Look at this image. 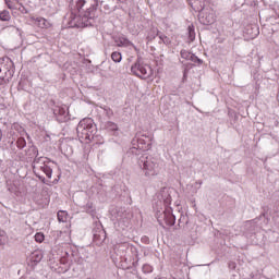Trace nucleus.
<instances>
[{"label":"nucleus","mask_w":279,"mask_h":279,"mask_svg":"<svg viewBox=\"0 0 279 279\" xmlns=\"http://www.w3.org/2000/svg\"><path fill=\"white\" fill-rule=\"evenodd\" d=\"M245 234H254L256 232V220H248L244 223Z\"/></svg>","instance_id":"14"},{"label":"nucleus","mask_w":279,"mask_h":279,"mask_svg":"<svg viewBox=\"0 0 279 279\" xmlns=\"http://www.w3.org/2000/svg\"><path fill=\"white\" fill-rule=\"evenodd\" d=\"M0 73H1V68H0Z\"/></svg>","instance_id":"40"},{"label":"nucleus","mask_w":279,"mask_h":279,"mask_svg":"<svg viewBox=\"0 0 279 279\" xmlns=\"http://www.w3.org/2000/svg\"><path fill=\"white\" fill-rule=\"evenodd\" d=\"M111 60H113L116 63L121 62L123 60V56L119 51H114L111 53Z\"/></svg>","instance_id":"22"},{"label":"nucleus","mask_w":279,"mask_h":279,"mask_svg":"<svg viewBox=\"0 0 279 279\" xmlns=\"http://www.w3.org/2000/svg\"><path fill=\"white\" fill-rule=\"evenodd\" d=\"M128 250L133 254V256H135V258H133V267H137L138 260H141V258H138V248L134 245H128Z\"/></svg>","instance_id":"15"},{"label":"nucleus","mask_w":279,"mask_h":279,"mask_svg":"<svg viewBox=\"0 0 279 279\" xmlns=\"http://www.w3.org/2000/svg\"><path fill=\"white\" fill-rule=\"evenodd\" d=\"M137 165L142 169L146 178H150L151 175H158V173H160V165L158 163V159L149 155L141 156Z\"/></svg>","instance_id":"5"},{"label":"nucleus","mask_w":279,"mask_h":279,"mask_svg":"<svg viewBox=\"0 0 279 279\" xmlns=\"http://www.w3.org/2000/svg\"><path fill=\"white\" fill-rule=\"evenodd\" d=\"M98 3L88 4L86 0H76L71 7L70 27H92L97 19Z\"/></svg>","instance_id":"1"},{"label":"nucleus","mask_w":279,"mask_h":279,"mask_svg":"<svg viewBox=\"0 0 279 279\" xmlns=\"http://www.w3.org/2000/svg\"><path fill=\"white\" fill-rule=\"evenodd\" d=\"M94 243L96 245H101L106 241V230L100 222H97L93 229Z\"/></svg>","instance_id":"10"},{"label":"nucleus","mask_w":279,"mask_h":279,"mask_svg":"<svg viewBox=\"0 0 279 279\" xmlns=\"http://www.w3.org/2000/svg\"><path fill=\"white\" fill-rule=\"evenodd\" d=\"M142 271L144 274H151V271H154V268L149 264H145L142 267Z\"/></svg>","instance_id":"29"},{"label":"nucleus","mask_w":279,"mask_h":279,"mask_svg":"<svg viewBox=\"0 0 279 279\" xmlns=\"http://www.w3.org/2000/svg\"><path fill=\"white\" fill-rule=\"evenodd\" d=\"M58 217V221H60L61 223H66V219H69V214H66V211L64 210H60L57 214Z\"/></svg>","instance_id":"18"},{"label":"nucleus","mask_w":279,"mask_h":279,"mask_svg":"<svg viewBox=\"0 0 279 279\" xmlns=\"http://www.w3.org/2000/svg\"><path fill=\"white\" fill-rule=\"evenodd\" d=\"M10 11H2L0 13V21H10Z\"/></svg>","instance_id":"26"},{"label":"nucleus","mask_w":279,"mask_h":279,"mask_svg":"<svg viewBox=\"0 0 279 279\" xmlns=\"http://www.w3.org/2000/svg\"><path fill=\"white\" fill-rule=\"evenodd\" d=\"M1 138H3V133L0 130V141H1Z\"/></svg>","instance_id":"36"},{"label":"nucleus","mask_w":279,"mask_h":279,"mask_svg":"<svg viewBox=\"0 0 279 279\" xmlns=\"http://www.w3.org/2000/svg\"><path fill=\"white\" fill-rule=\"evenodd\" d=\"M133 145L137 144V149H141L142 151H149L151 149V145L154 143V135H141L135 136L132 141Z\"/></svg>","instance_id":"6"},{"label":"nucleus","mask_w":279,"mask_h":279,"mask_svg":"<svg viewBox=\"0 0 279 279\" xmlns=\"http://www.w3.org/2000/svg\"><path fill=\"white\" fill-rule=\"evenodd\" d=\"M155 35H148V40H154L156 36H159V39L163 43V45H171V38L167 37V35L158 32V31H153Z\"/></svg>","instance_id":"13"},{"label":"nucleus","mask_w":279,"mask_h":279,"mask_svg":"<svg viewBox=\"0 0 279 279\" xmlns=\"http://www.w3.org/2000/svg\"><path fill=\"white\" fill-rule=\"evenodd\" d=\"M132 45V41L125 37L120 38V44H118V47H130Z\"/></svg>","instance_id":"24"},{"label":"nucleus","mask_w":279,"mask_h":279,"mask_svg":"<svg viewBox=\"0 0 279 279\" xmlns=\"http://www.w3.org/2000/svg\"><path fill=\"white\" fill-rule=\"evenodd\" d=\"M131 71L133 75H136V77H141L142 80H147V77L151 75V66L143 64L141 61H137L132 65Z\"/></svg>","instance_id":"7"},{"label":"nucleus","mask_w":279,"mask_h":279,"mask_svg":"<svg viewBox=\"0 0 279 279\" xmlns=\"http://www.w3.org/2000/svg\"><path fill=\"white\" fill-rule=\"evenodd\" d=\"M229 269H236V263L230 262L229 263Z\"/></svg>","instance_id":"33"},{"label":"nucleus","mask_w":279,"mask_h":279,"mask_svg":"<svg viewBox=\"0 0 279 279\" xmlns=\"http://www.w3.org/2000/svg\"><path fill=\"white\" fill-rule=\"evenodd\" d=\"M184 219H185L184 217L183 218L181 217L179 219V228H183L184 223H189V221L183 222Z\"/></svg>","instance_id":"31"},{"label":"nucleus","mask_w":279,"mask_h":279,"mask_svg":"<svg viewBox=\"0 0 279 279\" xmlns=\"http://www.w3.org/2000/svg\"><path fill=\"white\" fill-rule=\"evenodd\" d=\"M260 217H265V214H262V216Z\"/></svg>","instance_id":"38"},{"label":"nucleus","mask_w":279,"mask_h":279,"mask_svg":"<svg viewBox=\"0 0 279 279\" xmlns=\"http://www.w3.org/2000/svg\"><path fill=\"white\" fill-rule=\"evenodd\" d=\"M16 147L17 149H25V147H27V142L25 141V137H19L16 140Z\"/></svg>","instance_id":"19"},{"label":"nucleus","mask_w":279,"mask_h":279,"mask_svg":"<svg viewBox=\"0 0 279 279\" xmlns=\"http://www.w3.org/2000/svg\"><path fill=\"white\" fill-rule=\"evenodd\" d=\"M190 62H194V64H198V66L202 65V64H204V60L199 59V58H198L197 56H195V54H192V59H191Z\"/></svg>","instance_id":"28"},{"label":"nucleus","mask_w":279,"mask_h":279,"mask_svg":"<svg viewBox=\"0 0 279 279\" xmlns=\"http://www.w3.org/2000/svg\"><path fill=\"white\" fill-rule=\"evenodd\" d=\"M53 114L59 123H66V121H69V118L66 117V110L62 107L54 108Z\"/></svg>","instance_id":"12"},{"label":"nucleus","mask_w":279,"mask_h":279,"mask_svg":"<svg viewBox=\"0 0 279 279\" xmlns=\"http://www.w3.org/2000/svg\"><path fill=\"white\" fill-rule=\"evenodd\" d=\"M142 241H144V243H149V239L147 236L142 238Z\"/></svg>","instance_id":"35"},{"label":"nucleus","mask_w":279,"mask_h":279,"mask_svg":"<svg viewBox=\"0 0 279 279\" xmlns=\"http://www.w3.org/2000/svg\"><path fill=\"white\" fill-rule=\"evenodd\" d=\"M27 156L29 158H34L33 171H34L36 178H38L45 184L46 183L45 177L38 174V171H43V173H45V175H47V178L51 179L53 170L51 169V167H49V158L38 157V147H36L34 145L29 146V148L27 150Z\"/></svg>","instance_id":"2"},{"label":"nucleus","mask_w":279,"mask_h":279,"mask_svg":"<svg viewBox=\"0 0 279 279\" xmlns=\"http://www.w3.org/2000/svg\"><path fill=\"white\" fill-rule=\"evenodd\" d=\"M7 71L4 76H0V86H3V84H8L14 77V62L7 58Z\"/></svg>","instance_id":"11"},{"label":"nucleus","mask_w":279,"mask_h":279,"mask_svg":"<svg viewBox=\"0 0 279 279\" xmlns=\"http://www.w3.org/2000/svg\"><path fill=\"white\" fill-rule=\"evenodd\" d=\"M35 241H36L37 243H43V242L45 241V234H43V233H36V234H35Z\"/></svg>","instance_id":"30"},{"label":"nucleus","mask_w":279,"mask_h":279,"mask_svg":"<svg viewBox=\"0 0 279 279\" xmlns=\"http://www.w3.org/2000/svg\"><path fill=\"white\" fill-rule=\"evenodd\" d=\"M38 22H39V23H43V27H47V20L40 17V19L38 20Z\"/></svg>","instance_id":"32"},{"label":"nucleus","mask_w":279,"mask_h":279,"mask_svg":"<svg viewBox=\"0 0 279 279\" xmlns=\"http://www.w3.org/2000/svg\"><path fill=\"white\" fill-rule=\"evenodd\" d=\"M8 243V233L0 229V247H3Z\"/></svg>","instance_id":"20"},{"label":"nucleus","mask_w":279,"mask_h":279,"mask_svg":"<svg viewBox=\"0 0 279 279\" xmlns=\"http://www.w3.org/2000/svg\"><path fill=\"white\" fill-rule=\"evenodd\" d=\"M189 39L191 40V43H193L195 40V29L193 28V26H189Z\"/></svg>","instance_id":"27"},{"label":"nucleus","mask_w":279,"mask_h":279,"mask_svg":"<svg viewBox=\"0 0 279 279\" xmlns=\"http://www.w3.org/2000/svg\"><path fill=\"white\" fill-rule=\"evenodd\" d=\"M114 217L119 226H122V230L130 227V214L125 211V208H117Z\"/></svg>","instance_id":"8"},{"label":"nucleus","mask_w":279,"mask_h":279,"mask_svg":"<svg viewBox=\"0 0 279 279\" xmlns=\"http://www.w3.org/2000/svg\"><path fill=\"white\" fill-rule=\"evenodd\" d=\"M31 260L33 263H40V260H43V252L40 251L33 252L31 255Z\"/></svg>","instance_id":"17"},{"label":"nucleus","mask_w":279,"mask_h":279,"mask_svg":"<svg viewBox=\"0 0 279 279\" xmlns=\"http://www.w3.org/2000/svg\"><path fill=\"white\" fill-rule=\"evenodd\" d=\"M102 9L101 12H104V14H112V12H114L117 10V5H112L110 3H105L101 2Z\"/></svg>","instance_id":"16"},{"label":"nucleus","mask_w":279,"mask_h":279,"mask_svg":"<svg viewBox=\"0 0 279 279\" xmlns=\"http://www.w3.org/2000/svg\"><path fill=\"white\" fill-rule=\"evenodd\" d=\"M191 5L193 10H195V12H199L201 16L203 14V19H205L207 25H213V23H215V15L213 13L204 14V8H206V4L203 1L201 2L194 1V3H192Z\"/></svg>","instance_id":"9"},{"label":"nucleus","mask_w":279,"mask_h":279,"mask_svg":"<svg viewBox=\"0 0 279 279\" xmlns=\"http://www.w3.org/2000/svg\"><path fill=\"white\" fill-rule=\"evenodd\" d=\"M161 199L165 205V210L160 213L157 209V221L162 226V221H165L166 226H175V215H173V209H171V192L163 191L161 193Z\"/></svg>","instance_id":"4"},{"label":"nucleus","mask_w":279,"mask_h":279,"mask_svg":"<svg viewBox=\"0 0 279 279\" xmlns=\"http://www.w3.org/2000/svg\"><path fill=\"white\" fill-rule=\"evenodd\" d=\"M118 1H120V3H125V1H128V0H118Z\"/></svg>","instance_id":"37"},{"label":"nucleus","mask_w":279,"mask_h":279,"mask_svg":"<svg viewBox=\"0 0 279 279\" xmlns=\"http://www.w3.org/2000/svg\"><path fill=\"white\" fill-rule=\"evenodd\" d=\"M106 128L109 130V132H117V130H119V125L111 121L106 123Z\"/></svg>","instance_id":"23"},{"label":"nucleus","mask_w":279,"mask_h":279,"mask_svg":"<svg viewBox=\"0 0 279 279\" xmlns=\"http://www.w3.org/2000/svg\"><path fill=\"white\" fill-rule=\"evenodd\" d=\"M84 210H86V213H88L89 215H93V213H95V206L93 205V203L88 202L84 207Z\"/></svg>","instance_id":"25"},{"label":"nucleus","mask_w":279,"mask_h":279,"mask_svg":"<svg viewBox=\"0 0 279 279\" xmlns=\"http://www.w3.org/2000/svg\"><path fill=\"white\" fill-rule=\"evenodd\" d=\"M76 133L78 138H83V141L96 142L101 138L100 135H97V125L90 118H85L80 121L76 126Z\"/></svg>","instance_id":"3"},{"label":"nucleus","mask_w":279,"mask_h":279,"mask_svg":"<svg viewBox=\"0 0 279 279\" xmlns=\"http://www.w3.org/2000/svg\"><path fill=\"white\" fill-rule=\"evenodd\" d=\"M198 184H202V181H199Z\"/></svg>","instance_id":"39"},{"label":"nucleus","mask_w":279,"mask_h":279,"mask_svg":"<svg viewBox=\"0 0 279 279\" xmlns=\"http://www.w3.org/2000/svg\"><path fill=\"white\" fill-rule=\"evenodd\" d=\"M180 53H181V58H183V60H190V62L194 54L193 52L184 50V49H182Z\"/></svg>","instance_id":"21"},{"label":"nucleus","mask_w":279,"mask_h":279,"mask_svg":"<svg viewBox=\"0 0 279 279\" xmlns=\"http://www.w3.org/2000/svg\"><path fill=\"white\" fill-rule=\"evenodd\" d=\"M256 36H258V28L255 26V33L252 35V38H256Z\"/></svg>","instance_id":"34"}]
</instances>
